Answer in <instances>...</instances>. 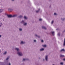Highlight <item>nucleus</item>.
Here are the masks:
<instances>
[{
  "label": "nucleus",
  "mask_w": 65,
  "mask_h": 65,
  "mask_svg": "<svg viewBox=\"0 0 65 65\" xmlns=\"http://www.w3.org/2000/svg\"><path fill=\"white\" fill-rule=\"evenodd\" d=\"M19 31L21 32L23 31V29L22 28H19Z\"/></svg>",
  "instance_id": "17"
},
{
  "label": "nucleus",
  "mask_w": 65,
  "mask_h": 65,
  "mask_svg": "<svg viewBox=\"0 0 65 65\" xmlns=\"http://www.w3.org/2000/svg\"><path fill=\"white\" fill-rule=\"evenodd\" d=\"M8 10H9V11H12L13 10V9L11 8H9L8 9Z\"/></svg>",
  "instance_id": "15"
},
{
  "label": "nucleus",
  "mask_w": 65,
  "mask_h": 65,
  "mask_svg": "<svg viewBox=\"0 0 65 65\" xmlns=\"http://www.w3.org/2000/svg\"><path fill=\"white\" fill-rule=\"evenodd\" d=\"M42 46L44 47H46V45H42Z\"/></svg>",
  "instance_id": "22"
},
{
  "label": "nucleus",
  "mask_w": 65,
  "mask_h": 65,
  "mask_svg": "<svg viewBox=\"0 0 65 65\" xmlns=\"http://www.w3.org/2000/svg\"><path fill=\"white\" fill-rule=\"evenodd\" d=\"M3 63L2 62H1V65H3Z\"/></svg>",
  "instance_id": "33"
},
{
  "label": "nucleus",
  "mask_w": 65,
  "mask_h": 65,
  "mask_svg": "<svg viewBox=\"0 0 65 65\" xmlns=\"http://www.w3.org/2000/svg\"><path fill=\"white\" fill-rule=\"evenodd\" d=\"M58 36H60V33H58Z\"/></svg>",
  "instance_id": "29"
},
{
  "label": "nucleus",
  "mask_w": 65,
  "mask_h": 65,
  "mask_svg": "<svg viewBox=\"0 0 65 65\" xmlns=\"http://www.w3.org/2000/svg\"><path fill=\"white\" fill-rule=\"evenodd\" d=\"M42 28L43 29H45V30H46V27L45 26H42Z\"/></svg>",
  "instance_id": "6"
},
{
  "label": "nucleus",
  "mask_w": 65,
  "mask_h": 65,
  "mask_svg": "<svg viewBox=\"0 0 65 65\" xmlns=\"http://www.w3.org/2000/svg\"><path fill=\"white\" fill-rule=\"evenodd\" d=\"M10 56H8L6 59V61H7V60H9V58H10Z\"/></svg>",
  "instance_id": "14"
},
{
  "label": "nucleus",
  "mask_w": 65,
  "mask_h": 65,
  "mask_svg": "<svg viewBox=\"0 0 65 65\" xmlns=\"http://www.w3.org/2000/svg\"><path fill=\"white\" fill-rule=\"evenodd\" d=\"M54 14L55 15H58V14L56 13H55Z\"/></svg>",
  "instance_id": "27"
},
{
  "label": "nucleus",
  "mask_w": 65,
  "mask_h": 65,
  "mask_svg": "<svg viewBox=\"0 0 65 65\" xmlns=\"http://www.w3.org/2000/svg\"><path fill=\"white\" fill-rule=\"evenodd\" d=\"M60 65H64V63H63V62H61L60 63Z\"/></svg>",
  "instance_id": "23"
},
{
  "label": "nucleus",
  "mask_w": 65,
  "mask_h": 65,
  "mask_svg": "<svg viewBox=\"0 0 65 65\" xmlns=\"http://www.w3.org/2000/svg\"><path fill=\"white\" fill-rule=\"evenodd\" d=\"M1 25H0V27H1Z\"/></svg>",
  "instance_id": "44"
},
{
  "label": "nucleus",
  "mask_w": 65,
  "mask_h": 65,
  "mask_svg": "<svg viewBox=\"0 0 65 65\" xmlns=\"http://www.w3.org/2000/svg\"><path fill=\"white\" fill-rule=\"evenodd\" d=\"M14 0H11V1H14Z\"/></svg>",
  "instance_id": "35"
},
{
  "label": "nucleus",
  "mask_w": 65,
  "mask_h": 65,
  "mask_svg": "<svg viewBox=\"0 0 65 65\" xmlns=\"http://www.w3.org/2000/svg\"><path fill=\"white\" fill-rule=\"evenodd\" d=\"M63 46H65V38H64V41L63 42Z\"/></svg>",
  "instance_id": "21"
},
{
  "label": "nucleus",
  "mask_w": 65,
  "mask_h": 65,
  "mask_svg": "<svg viewBox=\"0 0 65 65\" xmlns=\"http://www.w3.org/2000/svg\"><path fill=\"white\" fill-rule=\"evenodd\" d=\"M44 48H42L40 50V52H42V51H44Z\"/></svg>",
  "instance_id": "16"
},
{
  "label": "nucleus",
  "mask_w": 65,
  "mask_h": 65,
  "mask_svg": "<svg viewBox=\"0 0 65 65\" xmlns=\"http://www.w3.org/2000/svg\"><path fill=\"white\" fill-rule=\"evenodd\" d=\"M1 53V51H0V53Z\"/></svg>",
  "instance_id": "42"
},
{
  "label": "nucleus",
  "mask_w": 65,
  "mask_h": 65,
  "mask_svg": "<svg viewBox=\"0 0 65 65\" xmlns=\"http://www.w3.org/2000/svg\"><path fill=\"white\" fill-rule=\"evenodd\" d=\"M63 60L64 61H65V58H63Z\"/></svg>",
  "instance_id": "39"
},
{
  "label": "nucleus",
  "mask_w": 65,
  "mask_h": 65,
  "mask_svg": "<svg viewBox=\"0 0 65 65\" xmlns=\"http://www.w3.org/2000/svg\"><path fill=\"white\" fill-rule=\"evenodd\" d=\"M24 19L25 20H27L28 18L26 17V16H24Z\"/></svg>",
  "instance_id": "18"
},
{
  "label": "nucleus",
  "mask_w": 65,
  "mask_h": 65,
  "mask_svg": "<svg viewBox=\"0 0 65 65\" xmlns=\"http://www.w3.org/2000/svg\"><path fill=\"white\" fill-rule=\"evenodd\" d=\"M7 16L8 18H13L12 15H8Z\"/></svg>",
  "instance_id": "5"
},
{
  "label": "nucleus",
  "mask_w": 65,
  "mask_h": 65,
  "mask_svg": "<svg viewBox=\"0 0 65 65\" xmlns=\"http://www.w3.org/2000/svg\"><path fill=\"white\" fill-rule=\"evenodd\" d=\"M54 21H52L51 22V24H53V23H54Z\"/></svg>",
  "instance_id": "28"
},
{
  "label": "nucleus",
  "mask_w": 65,
  "mask_h": 65,
  "mask_svg": "<svg viewBox=\"0 0 65 65\" xmlns=\"http://www.w3.org/2000/svg\"><path fill=\"white\" fill-rule=\"evenodd\" d=\"M7 54V52L6 51L4 53H3V55H6V54Z\"/></svg>",
  "instance_id": "20"
},
{
  "label": "nucleus",
  "mask_w": 65,
  "mask_h": 65,
  "mask_svg": "<svg viewBox=\"0 0 65 65\" xmlns=\"http://www.w3.org/2000/svg\"><path fill=\"white\" fill-rule=\"evenodd\" d=\"M25 42H23V41H21L20 43V44H25Z\"/></svg>",
  "instance_id": "10"
},
{
  "label": "nucleus",
  "mask_w": 65,
  "mask_h": 65,
  "mask_svg": "<svg viewBox=\"0 0 65 65\" xmlns=\"http://www.w3.org/2000/svg\"><path fill=\"white\" fill-rule=\"evenodd\" d=\"M48 55H46L45 57V60L46 62L48 61Z\"/></svg>",
  "instance_id": "3"
},
{
  "label": "nucleus",
  "mask_w": 65,
  "mask_h": 65,
  "mask_svg": "<svg viewBox=\"0 0 65 65\" xmlns=\"http://www.w3.org/2000/svg\"><path fill=\"white\" fill-rule=\"evenodd\" d=\"M59 56L61 58H64L65 57V56H64V55H62V54H60Z\"/></svg>",
  "instance_id": "7"
},
{
  "label": "nucleus",
  "mask_w": 65,
  "mask_h": 65,
  "mask_svg": "<svg viewBox=\"0 0 65 65\" xmlns=\"http://www.w3.org/2000/svg\"><path fill=\"white\" fill-rule=\"evenodd\" d=\"M45 60L44 59H43V61H44Z\"/></svg>",
  "instance_id": "37"
},
{
  "label": "nucleus",
  "mask_w": 65,
  "mask_h": 65,
  "mask_svg": "<svg viewBox=\"0 0 65 65\" xmlns=\"http://www.w3.org/2000/svg\"><path fill=\"white\" fill-rule=\"evenodd\" d=\"M23 15H20L18 17V18H20V19H22V18H23Z\"/></svg>",
  "instance_id": "9"
},
{
  "label": "nucleus",
  "mask_w": 65,
  "mask_h": 65,
  "mask_svg": "<svg viewBox=\"0 0 65 65\" xmlns=\"http://www.w3.org/2000/svg\"><path fill=\"white\" fill-rule=\"evenodd\" d=\"M39 21H42V19H39Z\"/></svg>",
  "instance_id": "25"
},
{
  "label": "nucleus",
  "mask_w": 65,
  "mask_h": 65,
  "mask_svg": "<svg viewBox=\"0 0 65 65\" xmlns=\"http://www.w3.org/2000/svg\"><path fill=\"white\" fill-rule=\"evenodd\" d=\"M21 23L23 24L24 26H27V23H25V21L24 20H23L21 22Z\"/></svg>",
  "instance_id": "2"
},
{
  "label": "nucleus",
  "mask_w": 65,
  "mask_h": 65,
  "mask_svg": "<svg viewBox=\"0 0 65 65\" xmlns=\"http://www.w3.org/2000/svg\"><path fill=\"white\" fill-rule=\"evenodd\" d=\"M26 61V58H23L22 61L23 62V61Z\"/></svg>",
  "instance_id": "24"
},
{
  "label": "nucleus",
  "mask_w": 65,
  "mask_h": 65,
  "mask_svg": "<svg viewBox=\"0 0 65 65\" xmlns=\"http://www.w3.org/2000/svg\"><path fill=\"white\" fill-rule=\"evenodd\" d=\"M15 51H16L17 52V54L19 56H20L22 57L23 56V53L21 51H20V48L18 47H16L14 49Z\"/></svg>",
  "instance_id": "1"
},
{
  "label": "nucleus",
  "mask_w": 65,
  "mask_h": 65,
  "mask_svg": "<svg viewBox=\"0 0 65 65\" xmlns=\"http://www.w3.org/2000/svg\"><path fill=\"white\" fill-rule=\"evenodd\" d=\"M41 42H44V41H43V40H41Z\"/></svg>",
  "instance_id": "34"
},
{
  "label": "nucleus",
  "mask_w": 65,
  "mask_h": 65,
  "mask_svg": "<svg viewBox=\"0 0 65 65\" xmlns=\"http://www.w3.org/2000/svg\"><path fill=\"white\" fill-rule=\"evenodd\" d=\"M63 33H64V32H65V30L63 31Z\"/></svg>",
  "instance_id": "38"
},
{
  "label": "nucleus",
  "mask_w": 65,
  "mask_h": 65,
  "mask_svg": "<svg viewBox=\"0 0 65 65\" xmlns=\"http://www.w3.org/2000/svg\"><path fill=\"white\" fill-rule=\"evenodd\" d=\"M62 51L65 52V50H64V49H63L61 50L60 51V52H62Z\"/></svg>",
  "instance_id": "19"
},
{
  "label": "nucleus",
  "mask_w": 65,
  "mask_h": 65,
  "mask_svg": "<svg viewBox=\"0 0 65 65\" xmlns=\"http://www.w3.org/2000/svg\"><path fill=\"white\" fill-rule=\"evenodd\" d=\"M50 0V1H51V0Z\"/></svg>",
  "instance_id": "43"
},
{
  "label": "nucleus",
  "mask_w": 65,
  "mask_h": 65,
  "mask_svg": "<svg viewBox=\"0 0 65 65\" xmlns=\"http://www.w3.org/2000/svg\"><path fill=\"white\" fill-rule=\"evenodd\" d=\"M34 42H36L37 41H36V40H34Z\"/></svg>",
  "instance_id": "30"
},
{
  "label": "nucleus",
  "mask_w": 65,
  "mask_h": 65,
  "mask_svg": "<svg viewBox=\"0 0 65 65\" xmlns=\"http://www.w3.org/2000/svg\"><path fill=\"white\" fill-rule=\"evenodd\" d=\"M35 35L36 37H38V38H40V36H39L38 35H37V34H35Z\"/></svg>",
  "instance_id": "8"
},
{
  "label": "nucleus",
  "mask_w": 65,
  "mask_h": 65,
  "mask_svg": "<svg viewBox=\"0 0 65 65\" xmlns=\"http://www.w3.org/2000/svg\"><path fill=\"white\" fill-rule=\"evenodd\" d=\"M26 61H29V59L27 58H25Z\"/></svg>",
  "instance_id": "26"
},
{
  "label": "nucleus",
  "mask_w": 65,
  "mask_h": 65,
  "mask_svg": "<svg viewBox=\"0 0 65 65\" xmlns=\"http://www.w3.org/2000/svg\"><path fill=\"white\" fill-rule=\"evenodd\" d=\"M37 65H40L39 63H37Z\"/></svg>",
  "instance_id": "36"
},
{
  "label": "nucleus",
  "mask_w": 65,
  "mask_h": 65,
  "mask_svg": "<svg viewBox=\"0 0 65 65\" xmlns=\"http://www.w3.org/2000/svg\"><path fill=\"white\" fill-rule=\"evenodd\" d=\"M61 20L62 22H64L65 21V18H61Z\"/></svg>",
  "instance_id": "13"
},
{
  "label": "nucleus",
  "mask_w": 65,
  "mask_h": 65,
  "mask_svg": "<svg viewBox=\"0 0 65 65\" xmlns=\"http://www.w3.org/2000/svg\"><path fill=\"white\" fill-rule=\"evenodd\" d=\"M40 10V8H39L38 10H36V13H38Z\"/></svg>",
  "instance_id": "4"
},
{
  "label": "nucleus",
  "mask_w": 65,
  "mask_h": 65,
  "mask_svg": "<svg viewBox=\"0 0 65 65\" xmlns=\"http://www.w3.org/2000/svg\"><path fill=\"white\" fill-rule=\"evenodd\" d=\"M8 65H11V63L10 62H9Z\"/></svg>",
  "instance_id": "32"
},
{
  "label": "nucleus",
  "mask_w": 65,
  "mask_h": 65,
  "mask_svg": "<svg viewBox=\"0 0 65 65\" xmlns=\"http://www.w3.org/2000/svg\"><path fill=\"white\" fill-rule=\"evenodd\" d=\"M51 34H52L53 36H54V34H55V32L54 31H51Z\"/></svg>",
  "instance_id": "12"
},
{
  "label": "nucleus",
  "mask_w": 65,
  "mask_h": 65,
  "mask_svg": "<svg viewBox=\"0 0 65 65\" xmlns=\"http://www.w3.org/2000/svg\"><path fill=\"white\" fill-rule=\"evenodd\" d=\"M1 36H2V35H0V38L1 37Z\"/></svg>",
  "instance_id": "40"
},
{
  "label": "nucleus",
  "mask_w": 65,
  "mask_h": 65,
  "mask_svg": "<svg viewBox=\"0 0 65 65\" xmlns=\"http://www.w3.org/2000/svg\"><path fill=\"white\" fill-rule=\"evenodd\" d=\"M2 9H0V13L1 12H2Z\"/></svg>",
  "instance_id": "31"
},
{
  "label": "nucleus",
  "mask_w": 65,
  "mask_h": 65,
  "mask_svg": "<svg viewBox=\"0 0 65 65\" xmlns=\"http://www.w3.org/2000/svg\"><path fill=\"white\" fill-rule=\"evenodd\" d=\"M18 14H15L14 15H12L13 18H15V17H18Z\"/></svg>",
  "instance_id": "11"
},
{
  "label": "nucleus",
  "mask_w": 65,
  "mask_h": 65,
  "mask_svg": "<svg viewBox=\"0 0 65 65\" xmlns=\"http://www.w3.org/2000/svg\"><path fill=\"white\" fill-rule=\"evenodd\" d=\"M0 26H2V24Z\"/></svg>",
  "instance_id": "41"
}]
</instances>
